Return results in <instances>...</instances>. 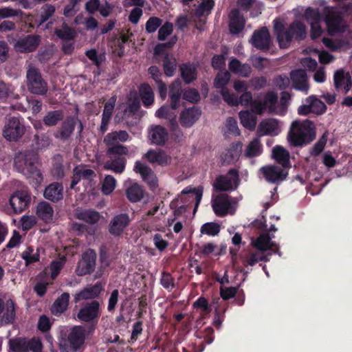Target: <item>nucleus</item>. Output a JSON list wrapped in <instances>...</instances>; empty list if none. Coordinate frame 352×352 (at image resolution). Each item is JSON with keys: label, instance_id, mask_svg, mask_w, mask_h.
I'll use <instances>...</instances> for the list:
<instances>
[{"label": "nucleus", "instance_id": "obj_55", "mask_svg": "<svg viewBox=\"0 0 352 352\" xmlns=\"http://www.w3.org/2000/svg\"><path fill=\"white\" fill-rule=\"evenodd\" d=\"M223 132L226 136L230 135H239L240 131L238 128L237 122L233 118H228L226 120L225 126L223 127Z\"/></svg>", "mask_w": 352, "mask_h": 352}, {"label": "nucleus", "instance_id": "obj_27", "mask_svg": "<svg viewBox=\"0 0 352 352\" xmlns=\"http://www.w3.org/2000/svg\"><path fill=\"white\" fill-rule=\"evenodd\" d=\"M134 170L141 175L142 179L150 185L151 188L157 186V180L153 170L144 164L137 162L135 163Z\"/></svg>", "mask_w": 352, "mask_h": 352}, {"label": "nucleus", "instance_id": "obj_13", "mask_svg": "<svg viewBox=\"0 0 352 352\" xmlns=\"http://www.w3.org/2000/svg\"><path fill=\"white\" fill-rule=\"evenodd\" d=\"M100 316V304L96 300L86 303L78 311L77 318L80 321L93 322Z\"/></svg>", "mask_w": 352, "mask_h": 352}, {"label": "nucleus", "instance_id": "obj_6", "mask_svg": "<svg viewBox=\"0 0 352 352\" xmlns=\"http://www.w3.org/2000/svg\"><path fill=\"white\" fill-rule=\"evenodd\" d=\"M25 127L17 117H8L5 120L2 135L10 142L18 141L25 133Z\"/></svg>", "mask_w": 352, "mask_h": 352}, {"label": "nucleus", "instance_id": "obj_29", "mask_svg": "<svg viewBox=\"0 0 352 352\" xmlns=\"http://www.w3.org/2000/svg\"><path fill=\"white\" fill-rule=\"evenodd\" d=\"M229 28L232 34H239L244 28L245 20L238 9H233L230 15Z\"/></svg>", "mask_w": 352, "mask_h": 352}, {"label": "nucleus", "instance_id": "obj_32", "mask_svg": "<svg viewBox=\"0 0 352 352\" xmlns=\"http://www.w3.org/2000/svg\"><path fill=\"white\" fill-rule=\"evenodd\" d=\"M272 156L277 163L283 168H289L290 155L287 150L281 146H276L272 149Z\"/></svg>", "mask_w": 352, "mask_h": 352}, {"label": "nucleus", "instance_id": "obj_33", "mask_svg": "<svg viewBox=\"0 0 352 352\" xmlns=\"http://www.w3.org/2000/svg\"><path fill=\"white\" fill-rule=\"evenodd\" d=\"M75 217L89 224L96 223L100 219V214L93 210L77 209L75 212Z\"/></svg>", "mask_w": 352, "mask_h": 352}, {"label": "nucleus", "instance_id": "obj_50", "mask_svg": "<svg viewBox=\"0 0 352 352\" xmlns=\"http://www.w3.org/2000/svg\"><path fill=\"white\" fill-rule=\"evenodd\" d=\"M242 147L243 144L240 142L234 144L231 148L228 151L225 156L224 162L230 164L236 161L241 153Z\"/></svg>", "mask_w": 352, "mask_h": 352}, {"label": "nucleus", "instance_id": "obj_4", "mask_svg": "<svg viewBox=\"0 0 352 352\" xmlns=\"http://www.w3.org/2000/svg\"><path fill=\"white\" fill-rule=\"evenodd\" d=\"M212 208L216 215L224 217L235 212L237 202L234 198L226 194H220L212 198Z\"/></svg>", "mask_w": 352, "mask_h": 352}, {"label": "nucleus", "instance_id": "obj_3", "mask_svg": "<svg viewBox=\"0 0 352 352\" xmlns=\"http://www.w3.org/2000/svg\"><path fill=\"white\" fill-rule=\"evenodd\" d=\"M316 138L315 125L308 120L292 122L288 133V140L294 146H303Z\"/></svg>", "mask_w": 352, "mask_h": 352}, {"label": "nucleus", "instance_id": "obj_34", "mask_svg": "<svg viewBox=\"0 0 352 352\" xmlns=\"http://www.w3.org/2000/svg\"><path fill=\"white\" fill-rule=\"evenodd\" d=\"M116 96H112L105 104L102 113V118L101 122L100 129L104 133L107 129V125L112 115L116 102Z\"/></svg>", "mask_w": 352, "mask_h": 352}, {"label": "nucleus", "instance_id": "obj_54", "mask_svg": "<svg viewBox=\"0 0 352 352\" xmlns=\"http://www.w3.org/2000/svg\"><path fill=\"white\" fill-rule=\"evenodd\" d=\"M163 66L165 75L168 77L173 76L177 68L176 59L173 56H166Z\"/></svg>", "mask_w": 352, "mask_h": 352}, {"label": "nucleus", "instance_id": "obj_21", "mask_svg": "<svg viewBox=\"0 0 352 352\" xmlns=\"http://www.w3.org/2000/svg\"><path fill=\"white\" fill-rule=\"evenodd\" d=\"M40 42V36L29 35L25 38L19 39L14 45L16 51L20 52H32L37 47Z\"/></svg>", "mask_w": 352, "mask_h": 352}, {"label": "nucleus", "instance_id": "obj_30", "mask_svg": "<svg viewBox=\"0 0 352 352\" xmlns=\"http://www.w3.org/2000/svg\"><path fill=\"white\" fill-rule=\"evenodd\" d=\"M228 67L231 72L243 78L249 77L252 72V68L249 64L241 63L236 58L230 60Z\"/></svg>", "mask_w": 352, "mask_h": 352}, {"label": "nucleus", "instance_id": "obj_53", "mask_svg": "<svg viewBox=\"0 0 352 352\" xmlns=\"http://www.w3.org/2000/svg\"><path fill=\"white\" fill-rule=\"evenodd\" d=\"M304 16L310 25L320 23L322 19V16L320 13L319 10L311 7H308L305 10Z\"/></svg>", "mask_w": 352, "mask_h": 352}, {"label": "nucleus", "instance_id": "obj_23", "mask_svg": "<svg viewBox=\"0 0 352 352\" xmlns=\"http://www.w3.org/2000/svg\"><path fill=\"white\" fill-rule=\"evenodd\" d=\"M333 84L337 89L343 88L347 93L351 88L352 80L349 72L343 69L337 70L333 76Z\"/></svg>", "mask_w": 352, "mask_h": 352}, {"label": "nucleus", "instance_id": "obj_61", "mask_svg": "<svg viewBox=\"0 0 352 352\" xmlns=\"http://www.w3.org/2000/svg\"><path fill=\"white\" fill-rule=\"evenodd\" d=\"M220 232V226L216 223H204L201 228V232L210 236H216Z\"/></svg>", "mask_w": 352, "mask_h": 352}, {"label": "nucleus", "instance_id": "obj_59", "mask_svg": "<svg viewBox=\"0 0 352 352\" xmlns=\"http://www.w3.org/2000/svg\"><path fill=\"white\" fill-rule=\"evenodd\" d=\"M10 349L14 352H27L28 342L22 338L10 340L9 342Z\"/></svg>", "mask_w": 352, "mask_h": 352}, {"label": "nucleus", "instance_id": "obj_16", "mask_svg": "<svg viewBox=\"0 0 352 352\" xmlns=\"http://www.w3.org/2000/svg\"><path fill=\"white\" fill-rule=\"evenodd\" d=\"M223 98L231 106H237L240 104L244 107H248L252 102V95L251 92L248 91L243 92L241 96L238 98L236 94L224 90L223 91Z\"/></svg>", "mask_w": 352, "mask_h": 352}, {"label": "nucleus", "instance_id": "obj_8", "mask_svg": "<svg viewBox=\"0 0 352 352\" xmlns=\"http://www.w3.org/2000/svg\"><path fill=\"white\" fill-rule=\"evenodd\" d=\"M320 4L324 6L322 14L329 32L333 34L343 31V21L335 9L333 7L327 6L324 0H320Z\"/></svg>", "mask_w": 352, "mask_h": 352}, {"label": "nucleus", "instance_id": "obj_20", "mask_svg": "<svg viewBox=\"0 0 352 352\" xmlns=\"http://www.w3.org/2000/svg\"><path fill=\"white\" fill-rule=\"evenodd\" d=\"M250 42L257 49L267 50L270 44V36L268 30L266 28H262L255 31Z\"/></svg>", "mask_w": 352, "mask_h": 352}, {"label": "nucleus", "instance_id": "obj_1", "mask_svg": "<svg viewBox=\"0 0 352 352\" xmlns=\"http://www.w3.org/2000/svg\"><path fill=\"white\" fill-rule=\"evenodd\" d=\"M274 30L276 39L281 48H287L293 40H302L306 36L305 24L299 21H294L287 26L276 19L274 21Z\"/></svg>", "mask_w": 352, "mask_h": 352}, {"label": "nucleus", "instance_id": "obj_37", "mask_svg": "<svg viewBox=\"0 0 352 352\" xmlns=\"http://www.w3.org/2000/svg\"><path fill=\"white\" fill-rule=\"evenodd\" d=\"M120 108L123 109L124 111H129L134 113L140 107V101L138 100L137 93L135 91H131L126 96V102L120 104Z\"/></svg>", "mask_w": 352, "mask_h": 352}, {"label": "nucleus", "instance_id": "obj_12", "mask_svg": "<svg viewBox=\"0 0 352 352\" xmlns=\"http://www.w3.org/2000/svg\"><path fill=\"white\" fill-rule=\"evenodd\" d=\"M265 180L270 183L278 184L283 181L287 176V171L277 166H266L260 169Z\"/></svg>", "mask_w": 352, "mask_h": 352}, {"label": "nucleus", "instance_id": "obj_39", "mask_svg": "<svg viewBox=\"0 0 352 352\" xmlns=\"http://www.w3.org/2000/svg\"><path fill=\"white\" fill-rule=\"evenodd\" d=\"M145 157L151 163H157L160 165H166L170 160L166 153L161 151L149 150L145 154Z\"/></svg>", "mask_w": 352, "mask_h": 352}, {"label": "nucleus", "instance_id": "obj_41", "mask_svg": "<svg viewBox=\"0 0 352 352\" xmlns=\"http://www.w3.org/2000/svg\"><path fill=\"white\" fill-rule=\"evenodd\" d=\"M277 98V95L270 91L265 95L263 102L265 104V109H267L270 113L279 115V113L283 112V110H278Z\"/></svg>", "mask_w": 352, "mask_h": 352}, {"label": "nucleus", "instance_id": "obj_44", "mask_svg": "<svg viewBox=\"0 0 352 352\" xmlns=\"http://www.w3.org/2000/svg\"><path fill=\"white\" fill-rule=\"evenodd\" d=\"M128 199L131 202H138L142 199L144 195L143 190L136 183L132 184L126 190Z\"/></svg>", "mask_w": 352, "mask_h": 352}, {"label": "nucleus", "instance_id": "obj_24", "mask_svg": "<svg viewBox=\"0 0 352 352\" xmlns=\"http://www.w3.org/2000/svg\"><path fill=\"white\" fill-rule=\"evenodd\" d=\"M201 116V111L197 107H191L182 111L179 122L182 126H192Z\"/></svg>", "mask_w": 352, "mask_h": 352}, {"label": "nucleus", "instance_id": "obj_56", "mask_svg": "<svg viewBox=\"0 0 352 352\" xmlns=\"http://www.w3.org/2000/svg\"><path fill=\"white\" fill-rule=\"evenodd\" d=\"M55 33L57 36L63 40H72L76 34L75 31L65 23L61 28L56 30Z\"/></svg>", "mask_w": 352, "mask_h": 352}, {"label": "nucleus", "instance_id": "obj_7", "mask_svg": "<svg viewBox=\"0 0 352 352\" xmlns=\"http://www.w3.org/2000/svg\"><path fill=\"white\" fill-rule=\"evenodd\" d=\"M85 340V330L81 326L74 327L68 335L67 340L60 346L61 352H78Z\"/></svg>", "mask_w": 352, "mask_h": 352}, {"label": "nucleus", "instance_id": "obj_17", "mask_svg": "<svg viewBox=\"0 0 352 352\" xmlns=\"http://www.w3.org/2000/svg\"><path fill=\"white\" fill-rule=\"evenodd\" d=\"M129 223L130 218L127 214H117L111 220L109 225V231L112 235L118 236L123 232Z\"/></svg>", "mask_w": 352, "mask_h": 352}, {"label": "nucleus", "instance_id": "obj_26", "mask_svg": "<svg viewBox=\"0 0 352 352\" xmlns=\"http://www.w3.org/2000/svg\"><path fill=\"white\" fill-rule=\"evenodd\" d=\"M168 137L167 131L162 126H153L149 129L148 138L152 144L163 145L167 141Z\"/></svg>", "mask_w": 352, "mask_h": 352}, {"label": "nucleus", "instance_id": "obj_35", "mask_svg": "<svg viewBox=\"0 0 352 352\" xmlns=\"http://www.w3.org/2000/svg\"><path fill=\"white\" fill-rule=\"evenodd\" d=\"M169 96L172 109H175L180 105L182 96V85L180 81L175 80L170 85Z\"/></svg>", "mask_w": 352, "mask_h": 352}, {"label": "nucleus", "instance_id": "obj_14", "mask_svg": "<svg viewBox=\"0 0 352 352\" xmlns=\"http://www.w3.org/2000/svg\"><path fill=\"white\" fill-rule=\"evenodd\" d=\"M30 201V193L25 190H18L10 198V205L14 213H21L28 206Z\"/></svg>", "mask_w": 352, "mask_h": 352}, {"label": "nucleus", "instance_id": "obj_47", "mask_svg": "<svg viewBox=\"0 0 352 352\" xmlns=\"http://www.w3.org/2000/svg\"><path fill=\"white\" fill-rule=\"evenodd\" d=\"M4 313L1 318V322L5 324L12 323L15 318V308L14 302L12 300H8L3 307Z\"/></svg>", "mask_w": 352, "mask_h": 352}, {"label": "nucleus", "instance_id": "obj_46", "mask_svg": "<svg viewBox=\"0 0 352 352\" xmlns=\"http://www.w3.org/2000/svg\"><path fill=\"white\" fill-rule=\"evenodd\" d=\"M241 124L249 130H254L256 124V118L249 111H243L239 113Z\"/></svg>", "mask_w": 352, "mask_h": 352}, {"label": "nucleus", "instance_id": "obj_42", "mask_svg": "<svg viewBox=\"0 0 352 352\" xmlns=\"http://www.w3.org/2000/svg\"><path fill=\"white\" fill-rule=\"evenodd\" d=\"M263 148L258 138H254L247 146L244 155L246 157H254L262 153Z\"/></svg>", "mask_w": 352, "mask_h": 352}, {"label": "nucleus", "instance_id": "obj_43", "mask_svg": "<svg viewBox=\"0 0 352 352\" xmlns=\"http://www.w3.org/2000/svg\"><path fill=\"white\" fill-rule=\"evenodd\" d=\"M140 94L145 107H150L154 102V93L152 88L147 84L141 85Z\"/></svg>", "mask_w": 352, "mask_h": 352}, {"label": "nucleus", "instance_id": "obj_11", "mask_svg": "<svg viewBox=\"0 0 352 352\" xmlns=\"http://www.w3.org/2000/svg\"><path fill=\"white\" fill-rule=\"evenodd\" d=\"M96 254L93 250H88L82 256L76 267V273L83 276L94 271L96 265Z\"/></svg>", "mask_w": 352, "mask_h": 352}, {"label": "nucleus", "instance_id": "obj_22", "mask_svg": "<svg viewBox=\"0 0 352 352\" xmlns=\"http://www.w3.org/2000/svg\"><path fill=\"white\" fill-rule=\"evenodd\" d=\"M269 236L268 233H263L261 234L255 241H252L253 245L258 250L265 252L267 250L273 251V253H278V247H277L276 243L272 241L271 239L273 238Z\"/></svg>", "mask_w": 352, "mask_h": 352}, {"label": "nucleus", "instance_id": "obj_49", "mask_svg": "<svg viewBox=\"0 0 352 352\" xmlns=\"http://www.w3.org/2000/svg\"><path fill=\"white\" fill-rule=\"evenodd\" d=\"M182 78L186 83H190L196 78V67L194 65L184 64L180 66Z\"/></svg>", "mask_w": 352, "mask_h": 352}, {"label": "nucleus", "instance_id": "obj_25", "mask_svg": "<svg viewBox=\"0 0 352 352\" xmlns=\"http://www.w3.org/2000/svg\"><path fill=\"white\" fill-rule=\"evenodd\" d=\"M290 78L295 89L305 93L308 91L307 76L305 70L297 69L292 71L290 74Z\"/></svg>", "mask_w": 352, "mask_h": 352}, {"label": "nucleus", "instance_id": "obj_28", "mask_svg": "<svg viewBox=\"0 0 352 352\" xmlns=\"http://www.w3.org/2000/svg\"><path fill=\"white\" fill-rule=\"evenodd\" d=\"M43 195L51 201H58L63 197V186L58 182L52 183L45 188Z\"/></svg>", "mask_w": 352, "mask_h": 352}, {"label": "nucleus", "instance_id": "obj_51", "mask_svg": "<svg viewBox=\"0 0 352 352\" xmlns=\"http://www.w3.org/2000/svg\"><path fill=\"white\" fill-rule=\"evenodd\" d=\"M230 79V73L227 71L221 73H219L214 79V87L218 89H221V94L223 96V91L226 90L230 91L227 88L226 85Z\"/></svg>", "mask_w": 352, "mask_h": 352}, {"label": "nucleus", "instance_id": "obj_60", "mask_svg": "<svg viewBox=\"0 0 352 352\" xmlns=\"http://www.w3.org/2000/svg\"><path fill=\"white\" fill-rule=\"evenodd\" d=\"M182 194H192L194 197V199L196 201L195 207L194 211H195L201 200L203 195V188L202 187H197L196 188H192L190 187H187L184 189L182 192Z\"/></svg>", "mask_w": 352, "mask_h": 352}, {"label": "nucleus", "instance_id": "obj_9", "mask_svg": "<svg viewBox=\"0 0 352 352\" xmlns=\"http://www.w3.org/2000/svg\"><path fill=\"white\" fill-rule=\"evenodd\" d=\"M239 184L238 171L231 169L226 175H221L216 179L214 187L221 191L234 190Z\"/></svg>", "mask_w": 352, "mask_h": 352}, {"label": "nucleus", "instance_id": "obj_19", "mask_svg": "<svg viewBox=\"0 0 352 352\" xmlns=\"http://www.w3.org/2000/svg\"><path fill=\"white\" fill-rule=\"evenodd\" d=\"M95 177L96 174L93 170L85 166L76 167L74 169V175L70 188H74L80 180H82L85 184H87Z\"/></svg>", "mask_w": 352, "mask_h": 352}, {"label": "nucleus", "instance_id": "obj_63", "mask_svg": "<svg viewBox=\"0 0 352 352\" xmlns=\"http://www.w3.org/2000/svg\"><path fill=\"white\" fill-rule=\"evenodd\" d=\"M21 14L22 12L20 10L14 9L10 7L0 8V19L12 18L21 16Z\"/></svg>", "mask_w": 352, "mask_h": 352}, {"label": "nucleus", "instance_id": "obj_15", "mask_svg": "<svg viewBox=\"0 0 352 352\" xmlns=\"http://www.w3.org/2000/svg\"><path fill=\"white\" fill-rule=\"evenodd\" d=\"M280 131V122L278 120L274 118H267L262 120L257 129V133L260 136H275L278 135Z\"/></svg>", "mask_w": 352, "mask_h": 352}, {"label": "nucleus", "instance_id": "obj_18", "mask_svg": "<svg viewBox=\"0 0 352 352\" xmlns=\"http://www.w3.org/2000/svg\"><path fill=\"white\" fill-rule=\"evenodd\" d=\"M104 285L98 282L93 285H88L74 296L75 302L97 298L104 289Z\"/></svg>", "mask_w": 352, "mask_h": 352}, {"label": "nucleus", "instance_id": "obj_36", "mask_svg": "<svg viewBox=\"0 0 352 352\" xmlns=\"http://www.w3.org/2000/svg\"><path fill=\"white\" fill-rule=\"evenodd\" d=\"M37 216L46 223L52 220L54 210L50 204L46 201H42L36 207Z\"/></svg>", "mask_w": 352, "mask_h": 352}, {"label": "nucleus", "instance_id": "obj_10", "mask_svg": "<svg viewBox=\"0 0 352 352\" xmlns=\"http://www.w3.org/2000/svg\"><path fill=\"white\" fill-rule=\"evenodd\" d=\"M325 110L326 106L324 103L314 96H311L298 107V112L300 115L305 116L309 113L322 114Z\"/></svg>", "mask_w": 352, "mask_h": 352}, {"label": "nucleus", "instance_id": "obj_2", "mask_svg": "<svg viewBox=\"0 0 352 352\" xmlns=\"http://www.w3.org/2000/svg\"><path fill=\"white\" fill-rule=\"evenodd\" d=\"M37 160V155L33 151H21L14 157L16 170L26 175L35 188H37L43 182V176L36 166Z\"/></svg>", "mask_w": 352, "mask_h": 352}, {"label": "nucleus", "instance_id": "obj_38", "mask_svg": "<svg viewBox=\"0 0 352 352\" xmlns=\"http://www.w3.org/2000/svg\"><path fill=\"white\" fill-rule=\"evenodd\" d=\"M129 138L126 131H113L108 133L104 138V142L107 146H113L118 142H124Z\"/></svg>", "mask_w": 352, "mask_h": 352}, {"label": "nucleus", "instance_id": "obj_40", "mask_svg": "<svg viewBox=\"0 0 352 352\" xmlns=\"http://www.w3.org/2000/svg\"><path fill=\"white\" fill-rule=\"evenodd\" d=\"M69 294L63 293L58 298L52 306V312L54 315H58L63 313L68 307Z\"/></svg>", "mask_w": 352, "mask_h": 352}, {"label": "nucleus", "instance_id": "obj_57", "mask_svg": "<svg viewBox=\"0 0 352 352\" xmlns=\"http://www.w3.org/2000/svg\"><path fill=\"white\" fill-rule=\"evenodd\" d=\"M116 180L111 175H107L102 185V192L105 195H110L116 188Z\"/></svg>", "mask_w": 352, "mask_h": 352}, {"label": "nucleus", "instance_id": "obj_5", "mask_svg": "<svg viewBox=\"0 0 352 352\" xmlns=\"http://www.w3.org/2000/svg\"><path fill=\"white\" fill-rule=\"evenodd\" d=\"M27 85L28 90L37 95H44L48 90L47 82L43 79L38 69L32 64L27 69Z\"/></svg>", "mask_w": 352, "mask_h": 352}, {"label": "nucleus", "instance_id": "obj_52", "mask_svg": "<svg viewBox=\"0 0 352 352\" xmlns=\"http://www.w3.org/2000/svg\"><path fill=\"white\" fill-rule=\"evenodd\" d=\"M64 117L62 111H50L43 118V122L47 126H54Z\"/></svg>", "mask_w": 352, "mask_h": 352}, {"label": "nucleus", "instance_id": "obj_31", "mask_svg": "<svg viewBox=\"0 0 352 352\" xmlns=\"http://www.w3.org/2000/svg\"><path fill=\"white\" fill-rule=\"evenodd\" d=\"M75 123V120L72 118L66 119L54 133L55 138L63 140H67L74 130Z\"/></svg>", "mask_w": 352, "mask_h": 352}, {"label": "nucleus", "instance_id": "obj_62", "mask_svg": "<svg viewBox=\"0 0 352 352\" xmlns=\"http://www.w3.org/2000/svg\"><path fill=\"white\" fill-rule=\"evenodd\" d=\"M55 12V7L51 4L46 3L41 9L40 24L45 22Z\"/></svg>", "mask_w": 352, "mask_h": 352}, {"label": "nucleus", "instance_id": "obj_45", "mask_svg": "<svg viewBox=\"0 0 352 352\" xmlns=\"http://www.w3.org/2000/svg\"><path fill=\"white\" fill-rule=\"evenodd\" d=\"M104 168L112 170L116 173H122L125 168V160L124 157H117L105 162Z\"/></svg>", "mask_w": 352, "mask_h": 352}, {"label": "nucleus", "instance_id": "obj_58", "mask_svg": "<svg viewBox=\"0 0 352 352\" xmlns=\"http://www.w3.org/2000/svg\"><path fill=\"white\" fill-rule=\"evenodd\" d=\"M214 2L213 0H203L196 9V14L197 16L208 15L213 9Z\"/></svg>", "mask_w": 352, "mask_h": 352}, {"label": "nucleus", "instance_id": "obj_64", "mask_svg": "<svg viewBox=\"0 0 352 352\" xmlns=\"http://www.w3.org/2000/svg\"><path fill=\"white\" fill-rule=\"evenodd\" d=\"M267 255H265L263 252L252 253L250 256L243 260V263L250 266L254 265L259 261H268Z\"/></svg>", "mask_w": 352, "mask_h": 352}, {"label": "nucleus", "instance_id": "obj_48", "mask_svg": "<svg viewBox=\"0 0 352 352\" xmlns=\"http://www.w3.org/2000/svg\"><path fill=\"white\" fill-rule=\"evenodd\" d=\"M21 257L25 261V265L28 266L39 261L38 249H34L32 247H27L22 252Z\"/></svg>", "mask_w": 352, "mask_h": 352}]
</instances>
